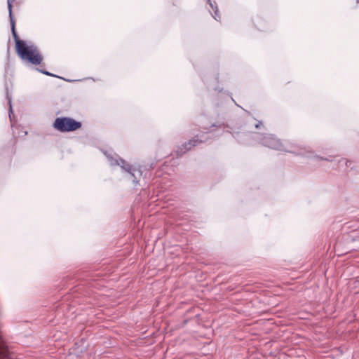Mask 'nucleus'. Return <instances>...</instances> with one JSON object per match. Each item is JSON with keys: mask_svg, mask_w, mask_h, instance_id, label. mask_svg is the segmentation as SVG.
Masks as SVG:
<instances>
[{"mask_svg": "<svg viewBox=\"0 0 359 359\" xmlns=\"http://www.w3.org/2000/svg\"><path fill=\"white\" fill-rule=\"evenodd\" d=\"M208 4L210 5L211 8L213 10L214 13H210L211 15L213 17V18L219 21L221 16L219 14V11L217 7V5L215 1H212V0H205Z\"/></svg>", "mask_w": 359, "mask_h": 359, "instance_id": "nucleus-11", "label": "nucleus"}, {"mask_svg": "<svg viewBox=\"0 0 359 359\" xmlns=\"http://www.w3.org/2000/svg\"><path fill=\"white\" fill-rule=\"evenodd\" d=\"M226 128H229V126H226L224 121H218L212 123L208 131L197 134L188 142L177 146L175 151L177 156L181 157L193 147L207 142L211 138L212 133L215 131L217 133V136L221 135Z\"/></svg>", "mask_w": 359, "mask_h": 359, "instance_id": "nucleus-3", "label": "nucleus"}, {"mask_svg": "<svg viewBox=\"0 0 359 359\" xmlns=\"http://www.w3.org/2000/svg\"><path fill=\"white\" fill-rule=\"evenodd\" d=\"M109 163L112 167L120 166L123 171L129 175L130 179L135 186L138 184L142 175V171L140 165L130 164L125 158H109Z\"/></svg>", "mask_w": 359, "mask_h": 359, "instance_id": "nucleus-5", "label": "nucleus"}, {"mask_svg": "<svg viewBox=\"0 0 359 359\" xmlns=\"http://www.w3.org/2000/svg\"><path fill=\"white\" fill-rule=\"evenodd\" d=\"M248 115L251 116V113L245 109H243Z\"/></svg>", "mask_w": 359, "mask_h": 359, "instance_id": "nucleus-20", "label": "nucleus"}, {"mask_svg": "<svg viewBox=\"0 0 359 359\" xmlns=\"http://www.w3.org/2000/svg\"><path fill=\"white\" fill-rule=\"evenodd\" d=\"M15 0H7V7L8 10V17L10 20L11 27L15 26V20L13 13V5L12 2Z\"/></svg>", "mask_w": 359, "mask_h": 359, "instance_id": "nucleus-13", "label": "nucleus"}, {"mask_svg": "<svg viewBox=\"0 0 359 359\" xmlns=\"http://www.w3.org/2000/svg\"><path fill=\"white\" fill-rule=\"evenodd\" d=\"M11 30L18 57L26 64L41 66L44 57L39 47L32 41L20 39L15 26L11 27Z\"/></svg>", "mask_w": 359, "mask_h": 359, "instance_id": "nucleus-2", "label": "nucleus"}, {"mask_svg": "<svg viewBox=\"0 0 359 359\" xmlns=\"http://www.w3.org/2000/svg\"><path fill=\"white\" fill-rule=\"evenodd\" d=\"M319 159H320V160H326V161H328V160H329V158H319Z\"/></svg>", "mask_w": 359, "mask_h": 359, "instance_id": "nucleus-21", "label": "nucleus"}, {"mask_svg": "<svg viewBox=\"0 0 359 359\" xmlns=\"http://www.w3.org/2000/svg\"><path fill=\"white\" fill-rule=\"evenodd\" d=\"M328 157L332 158V157H336V156H332V155H330Z\"/></svg>", "mask_w": 359, "mask_h": 359, "instance_id": "nucleus-22", "label": "nucleus"}, {"mask_svg": "<svg viewBox=\"0 0 359 359\" xmlns=\"http://www.w3.org/2000/svg\"><path fill=\"white\" fill-rule=\"evenodd\" d=\"M0 359H11L9 357L8 351L1 336L0 335Z\"/></svg>", "mask_w": 359, "mask_h": 359, "instance_id": "nucleus-12", "label": "nucleus"}, {"mask_svg": "<svg viewBox=\"0 0 359 359\" xmlns=\"http://www.w3.org/2000/svg\"><path fill=\"white\" fill-rule=\"evenodd\" d=\"M351 238H352L353 241H359V231L355 232V233H354L351 236Z\"/></svg>", "mask_w": 359, "mask_h": 359, "instance_id": "nucleus-19", "label": "nucleus"}, {"mask_svg": "<svg viewBox=\"0 0 359 359\" xmlns=\"http://www.w3.org/2000/svg\"><path fill=\"white\" fill-rule=\"evenodd\" d=\"M255 27L261 32H269L272 29V25L265 19L258 17L253 21Z\"/></svg>", "mask_w": 359, "mask_h": 359, "instance_id": "nucleus-8", "label": "nucleus"}, {"mask_svg": "<svg viewBox=\"0 0 359 359\" xmlns=\"http://www.w3.org/2000/svg\"><path fill=\"white\" fill-rule=\"evenodd\" d=\"M304 146L307 147L306 145ZM308 147L311 149L312 153L308 154L305 156H299L300 157H323L322 155H327L330 151V149L325 145L318 146L315 150L310 146Z\"/></svg>", "mask_w": 359, "mask_h": 359, "instance_id": "nucleus-7", "label": "nucleus"}, {"mask_svg": "<svg viewBox=\"0 0 359 359\" xmlns=\"http://www.w3.org/2000/svg\"><path fill=\"white\" fill-rule=\"evenodd\" d=\"M202 80L205 85L208 91L211 93L212 96L214 97V100L212 103L216 108H221L222 109L224 108V104L222 102L221 103L219 102V100H220L222 95H226L231 96V93H230L228 90H224L222 87L219 86V73H215L212 76H203ZM231 100L232 102L235 103V104L239 107V106L233 100L232 97H231Z\"/></svg>", "mask_w": 359, "mask_h": 359, "instance_id": "nucleus-4", "label": "nucleus"}, {"mask_svg": "<svg viewBox=\"0 0 359 359\" xmlns=\"http://www.w3.org/2000/svg\"><path fill=\"white\" fill-rule=\"evenodd\" d=\"M174 6H180L182 0H169Z\"/></svg>", "mask_w": 359, "mask_h": 359, "instance_id": "nucleus-18", "label": "nucleus"}, {"mask_svg": "<svg viewBox=\"0 0 359 359\" xmlns=\"http://www.w3.org/2000/svg\"><path fill=\"white\" fill-rule=\"evenodd\" d=\"M35 69L37 72H40V73H41V74H43L44 75L49 76H51V77H55V78L64 80V81L69 82V83H72V82H74V81H81V79H79V80H73V79H65V78H64L62 76H60L56 75V74H55L53 73H51V72L47 71L45 69H41V68L36 67Z\"/></svg>", "mask_w": 359, "mask_h": 359, "instance_id": "nucleus-10", "label": "nucleus"}, {"mask_svg": "<svg viewBox=\"0 0 359 359\" xmlns=\"http://www.w3.org/2000/svg\"><path fill=\"white\" fill-rule=\"evenodd\" d=\"M52 126L60 133H71L81 129L82 122L70 116H58L55 118Z\"/></svg>", "mask_w": 359, "mask_h": 359, "instance_id": "nucleus-6", "label": "nucleus"}, {"mask_svg": "<svg viewBox=\"0 0 359 359\" xmlns=\"http://www.w3.org/2000/svg\"><path fill=\"white\" fill-rule=\"evenodd\" d=\"M340 165H345L346 167L351 166L353 161L348 158H340L339 161Z\"/></svg>", "mask_w": 359, "mask_h": 359, "instance_id": "nucleus-15", "label": "nucleus"}, {"mask_svg": "<svg viewBox=\"0 0 359 359\" xmlns=\"http://www.w3.org/2000/svg\"><path fill=\"white\" fill-rule=\"evenodd\" d=\"M356 1H357V3H358V2H359V0H356Z\"/></svg>", "mask_w": 359, "mask_h": 359, "instance_id": "nucleus-24", "label": "nucleus"}, {"mask_svg": "<svg viewBox=\"0 0 359 359\" xmlns=\"http://www.w3.org/2000/svg\"><path fill=\"white\" fill-rule=\"evenodd\" d=\"M101 151L105 156V157H114V155H116L114 150L111 148H102L101 149Z\"/></svg>", "mask_w": 359, "mask_h": 359, "instance_id": "nucleus-14", "label": "nucleus"}, {"mask_svg": "<svg viewBox=\"0 0 359 359\" xmlns=\"http://www.w3.org/2000/svg\"><path fill=\"white\" fill-rule=\"evenodd\" d=\"M217 116L219 117V111H217Z\"/></svg>", "mask_w": 359, "mask_h": 359, "instance_id": "nucleus-23", "label": "nucleus"}, {"mask_svg": "<svg viewBox=\"0 0 359 359\" xmlns=\"http://www.w3.org/2000/svg\"><path fill=\"white\" fill-rule=\"evenodd\" d=\"M233 137L241 144H246L245 138H251L265 147L285 154H291L295 156H305L312 153L311 149L309 147L300 146L289 143L287 141H283L278 138L276 135L271 133H260L252 131L244 133L238 131L233 132Z\"/></svg>", "mask_w": 359, "mask_h": 359, "instance_id": "nucleus-1", "label": "nucleus"}, {"mask_svg": "<svg viewBox=\"0 0 359 359\" xmlns=\"http://www.w3.org/2000/svg\"><path fill=\"white\" fill-rule=\"evenodd\" d=\"M6 98L7 100V104L9 107L8 108V117L10 118L11 122L13 121V118L15 116L14 112L13 110V105H12V95L11 93L9 92L8 87L7 84L6 85Z\"/></svg>", "mask_w": 359, "mask_h": 359, "instance_id": "nucleus-9", "label": "nucleus"}, {"mask_svg": "<svg viewBox=\"0 0 359 359\" xmlns=\"http://www.w3.org/2000/svg\"><path fill=\"white\" fill-rule=\"evenodd\" d=\"M256 123L254 124V127L255 129H261L262 127H264L263 123L261 121H258L255 118H253Z\"/></svg>", "mask_w": 359, "mask_h": 359, "instance_id": "nucleus-16", "label": "nucleus"}, {"mask_svg": "<svg viewBox=\"0 0 359 359\" xmlns=\"http://www.w3.org/2000/svg\"><path fill=\"white\" fill-rule=\"evenodd\" d=\"M13 142L11 140L8 145L6 146V149L11 151V154H14V148H13Z\"/></svg>", "mask_w": 359, "mask_h": 359, "instance_id": "nucleus-17", "label": "nucleus"}]
</instances>
